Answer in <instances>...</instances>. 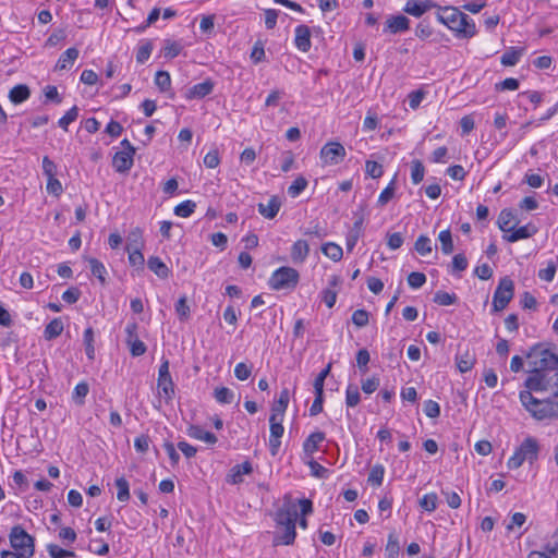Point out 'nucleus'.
<instances>
[{
    "mask_svg": "<svg viewBox=\"0 0 558 558\" xmlns=\"http://www.w3.org/2000/svg\"><path fill=\"white\" fill-rule=\"evenodd\" d=\"M437 20L452 31L459 38H471L476 34V26L473 20L457 8H439Z\"/></svg>",
    "mask_w": 558,
    "mask_h": 558,
    "instance_id": "1",
    "label": "nucleus"
},
{
    "mask_svg": "<svg viewBox=\"0 0 558 558\" xmlns=\"http://www.w3.org/2000/svg\"><path fill=\"white\" fill-rule=\"evenodd\" d=\"M529 359V376L526 378L545 377L558 369V356L542 344H536L526 354Z\"/></svg>",
    "mask_w": 558,
    "mask_h": 558,
    "instance_id": "2",
    "label": "nucleus"
},
{
    "mask_svg": "<svg viewBox=\"0 0 558 558\" xmlns=\"http://www.w3.org/2000/svg\"><path fill=\"white\" fill-rule=\"evenodd\" d=\"M533 390H522L519 399L524 409L537 421L558 417V402L551 399L539 400L532 395Z\"/></svg>",
    "mask_w": 558,
    "mask_h": 558,
    "instance_id": "3",
    "label": "nucleus"
},
{
    "mask_svg": "<svg viewBox=\"0 0 558 558\" xmlns=\"http://www.w3.org/2000/svg\"><path fill=\"white\" fill-rule=\"evenodd\" d=\"M299 507L302 515H307L313 511V504L310 499H300L298 502L290 497H284L282 507L277 511L276 521L280 524L295 525Z\"/></svg>",
    "mask_w": 558,
    "mask_h": 558,
    "instance_id": "4",
    "label": "nucleus"
},
{
    "mask_svg": "<svg viewBox=\"0 0 558 558\" xmlns=\"http://www.w3.org/2000/svg\"><path fill=\"white\" fill-rule=\"evenodd\" d=\"M541 450L539 442L536 438L529 436L524 438L521 445L515 449L509 458L507 466L510 470L519 469L525 461L533 464L538 459Z\"/></svg>",
    "mask_w": 558,
    "mask_h": 558,
    "instance_id": "5",
    "label": "nucleus"
},
{
    "mask_svg": "<svg viewBox=\"0 0 558 558\" xmlns=\"http://www.w3.org/2000/svg\"><path fill=\"white\" fill-rule=\"evenodd\" d=\"M300 274L296 269L283 266L275 270L269 279V286L272 290L293 289L298 286Z\"/></svg>",
    "mask_w": 558,
    "mask_h": 558,
    "instance_id": "6",
    "label": "nucleus"
},
{
    "mask_svg": "<svg viewBox=\"0 0 558 558\" xmlns=\"http://www.w3.org/2000/svg\"><path fill=\"white\" fill-rule=\"evenodd\" d=\"M11 546L22 555L32 557L35 551L34 538L21 526L15 525L9 534Z\"/></svg>",
    "mask_w": 558,
    "mask_h": 558,
    "instance_id": "7",
    "label": "nucleus"
},
{
    "mask_svg": "<svg viewBox=\"0 0 558 558\" xmlns=\"http://www.w3.org/2000/svg\"><path fill=\"white\" fill-rule=\"evenodd\" d=\"M514 293V283L509 277L500 279L493 296V310L500 312L507 307Z\"/></svg>",
    "mask_w": 558,
    "mask_h": 558,
    "instance_id": "8",
    "label": "nucleus"
},
{
    "mask_svg": "<svg viewBox=\"0 0 558 558\" xmlns=\"http://www.w3.org/2000/svg\"><path fill=\"white\" fill-rule=\"evenodd\" d=\"M525 388L529 390L547 391L553 397L558 398V369L554 371L545 377L526 378L524 381Z\"/></svg>",
    "mask_w": 558,
    "mask_h": 558,
    "instance_id": "9",
    "label": "nucleus"
},
{
    "mask_svg": "<svg viewBox=\"0 0 558 558\" xmlns=\"http://www.w3.org/2000/svg\"><path fill=\"white\" fill-rule=\"evenodd\" d=\"M121 146L123 149L114 154L112 167L119 173H126L133 167L135 148L126 138L121 142Z\"/></svg>",
    "mask_w": 558,
    "mask_h": 558,
    "instance_id": "10",
    "label": "nucleus"
},
{
    "mask_svg": "<svg viewBox=\"0 0 558 558\" xmlns=\"http://www.w3.org/2000/svg\"><path fill=\"white\" fill-rule=\"evenodd\" d=\"M345 148L339 142H328L322 147L319 151V158L323 166L339 165L345 158Z\"/></svg>",
    "mask_w": 558,
    "mask_h": 558,
    "instance_id": "11",
    "label": "nucleus"
},
{
    "mask_svg": "<svg viewBox=\"0 0 558 558\" xmlns=\"http://www.w3.org/2000/svg\"><path fill=\"white\" fill-rule=\"evenodd\" d=\"M410 28V20L402 14L390 15L385 24L383 32L386 34H399L404 33Z\"/></svg>",
    "mask_w": 558,
    "mask_h": 558,
    "instance_id": "12",
    "label": "nucleus"
},
{
    "mask_svg": "<svg viewBox=\"0 0 558 558\" xmlns=\"http://www.w3.org/2000/svg\"><path fill=\"white\" fill-rule=\"evenodd\" d=\"M433 8H440L432 0L414 1L405 3L403 11L412 16L420 17Z\"/></svg>",
    "mask_w": 558,
    "mask_h": 558,
    "instance_id": "13",
    "label": "nucleus"
},
{
    "mask_svg": "<svg viewBox=\"0 0 558 558\" xmlns=\"http://www.w3.org/2000/svg\"><path fill=\"white\" fill-rule=\"evenodd\" d=\"M294 34L295 47L302 52H307L312 47L310 27L304 24L298 25Z\"/></svg>",
    "mask_w": 558,
    "mask_h": 558,
    "instance_id": "14",
    "label": "nucleus"
},
{
    "mask_svg": "<svg viewBox=\"0 0 558 558\" xmlns=\"http://www.w3.org/2000/svg\"><path fill=\"white\" fill-rule=\"evenodd\" d=\"M253 472V466L250 461H244L241 464H235L231 468L227 482L233 485L240 484L243 482V475H248Z\"/></svg>",
    "mask_w": 558,
    "mask_h": 558,
    "instance_id": "15",
    "label": "nucleus"
},
{
    "mask_svg": "<svg viewBox=\"0 0 558 558\" xmlns=\"http://www.w3.org/2000/svg\"><path fill=\"white\" fill-rule=\"evenodd\" d=\"M157 388L158 395L161 399H163L165 403H171L175 395L174 383L172 378H158Z\"/></svg>",
    "mask_w": 558,
    "mask_h": 558,
    "instance_id": "16",
    "label": "nucleus"
},
{
    "mask_svg": "<svg viewBox=\"0 0 558 558\" xmlns=\"http://www.w3.org/2000/svg\"><path fill=\"white\" fill-rule=\"evenodd\" d=\"M284 428L280 423L270 424V436H269V451L272 457L277 456L280 445L281 437L283 435Z\"/></svg>",
    "mask_w": 558,
    "mask_h": 558,
    "instance_id": "17",
    "label": "nucleus"
},
{
    "mask_svg": "<svg viewBox=\"0 0 558 558\" xmlns=\"http://www.w3.org/2000/svg\"><path fill=\"white\" fill-rule=\"evenodd\" d=\"M310 254V245L305 240H298L291 247V259L294 264H303Z\"/></svg>",
    "mask_w": 558,
    "mask_h": 558,
    "instance_id": "18",
    "label": "nucleus"
},
{
    "mask_svg": "<svg viewBox=\"0 0 558 558\" xmlns=\"http://www.w3.org/2000/svg\"><path fill=\"white\" fill-rule=\"evenodd\" d=\"M326 439V435L323 432L312 433L303 442L304 453L312 457L318 449L319 445Z\"/></svg>",
    "mask_w": 558,
    "mask_h": 558,
    "instance_id": "19",
    "label": "nucleus"
},
{
    "mask_svg": "<svg viewBox=\"0 0 558 558\" xmlns=\"http://www.w3.org/2000/svg\"><path fill=\"white\" fill-rule=\"evenodd\" d=\"M80 51L76 48L66 49L58 59L54 70L63 71L69 70L74 64L75 60L78 58Z\"/></svg>",
    "mask_w": 558,
    "mask_h": 558,
    "instance_id": "20",
    "label": "nucleus"
},
{
    "mask_svg": "<svg viewBox=\"0 0 558 558\" xmlns=\"http://www.w3.org/2000/svg\"><path fill=\"white\" fill-rule=\"evenodd\" d=\"M537 232V229L533 225H525L518 229L510 231L509 234L504 235V239L510 243L517 242L519 240L529 239L533 234Z\"/></svg>",
    "mask_w": 558,
    "mask_h": 558,
    "instance_id": "21",
    "label": "nucleus"
},
{
    "mask_svg": "<svg viewBox=\"0 0 558 558\" xmlns=\"http://www.w3.org/2000/svg\"><path fill=\"white\" fill-rule=\"evenodd\" d=\"M214 89V83L210 81V80H206L202 83H198V84H195L194 86H192L189 92H187V95L186 97L189 99H199V98H203L207 95H209Z\"/></svg>",
    "mask_w": 558,
    "mask_h": 558,
    "instance_id": "22",
    "label": "nucleus"
},
{
    "mask_svg": "<svg viewBox=\"0 0 558 558\" xmlns=\"http://www.w3.org/2000/svg\"><path fill=\"white\" fill-rule=\"evenodd\" d=\"M187 435L194 439L202 440L209 445H214L218 440L215 434L205 430L198 425H191L187 429Z\"/></svg>",
    "mask_w": 558,
    "mask_h": 558,
    "instance_id": "23",
    "label": "nucleus"
},
{
    "mask_svg": "<svg viewBox=\"0 0 558 558\" xmlns=\"http://www.w3.org/2000/svg\"><path fill=\"white\" fill-rule=\"evenodd\" d=\"M147 266L159 278L166 279L169 277L170 270L159 257L150 256Z\"/></svg>",
    "mask_w": 558,
    "mask_h": 558,
    "instance_id": "24",
    "label": "nucleus"
},
{
    "mask_svg": "<svg viewBox=\"0 0 558 558\" xmlns=\"http://www.w3.org/2000/svg\"><path fill=\"white\" fill-rule=\"evenodd\" d=\"M280 209V202L272 197L267 204H258V213L267 219H272L277 216Z\"/></svg>",
    "mask_w": 558,
    "mask_h": 558,
    "instance_id": "25",
    "label": "nucleus"
},
{
    "mask_svg": "<svg viewBox=\"0 0 558 558\" xmlns=\"http://www.w3.org/2000/svg\"><path fill=\"white\" fill-rule=\"evenodd\" d=\"M29 96L31 90L28 86L23 84L14 86L9 93V99L15 105L27 100Z\"/></svg>",
    "mask_w": 558,
    "mask_h": 558,
    "instance_id": "26",
    "label": "nucleus"
},
{
    "mask_svg": "<svg viewBox=\"0 0 558 558\" xmlns=\"http://www.w3.org/2000/svg\"><path fill=\"white\" fill-rule=\"evenodd\" d=\"M144 245L143 242V231L141 228L136 227L132 229L126 238V251L134 248H142Z\"/></svg>",
    "mask_w": 558,
    "mask_h": 558,
    "instance_id": "27",
    "label": "nucleus"
},
{
    "mask_svg": "<svg viewBox=\"0 0 558 558\" xmlns=\"http://www.w3.org/2000/svg\"><path fill=\"white\" fill-rule=\"evenodd\" d=\"M63 323L61 318H53L44 330V337L46 340H52L59 337L63 331Z\"/></svg>",
    "mask_w": 558,
    "mask_h": 558,
    "instance_id": "28",
    "label": "nucleus"
},
{
    "mask_svg": "<svg viewBox=\"0 0 558 558\" xmlns=\"http://www.w3.org/2000/svg\"><path fill=\"white\" fill-rule=\"evenodd\" d=\"M396 182H397V174L392 178V180L389 182V184L381 191V193L378 196L377 204L379 206L387 205L395 196L396 193Z\"/></svg>",
    "mask_w": 558,
    "mask_h": 558,
    "instance_id": "29",
    "label": "nucleus"
},
{
    "mask_svg": "<svg viewBox=\"0 0 558 558\" xmlns=\"http://www.w3.org/2000/svg\"><path fill=\"white\" fill-rule=\"evenodd\" d=\"M514 220V215L510 209H502L498 216V227L504 232H510L513 230V226H511Z\"/></svg>",
    "mask_w": 558,
    "mask_h": 558,
    "instance_id": "30",
    "label": "nucleus"
},
{
    "mask_svg": "<svg viewBox=\"0 0 558 558\" xmlns=\"http://www.w3.org/2000/svg\"><path fill=\"white\" fill-rule=\"evenodd\" d=\"M322 252L333 262H339L343 256L342 247L333 242L325 243Z\"/></svg>",
    "mask_w": 558,
    "mask_h": 558,
    "instance_id": "31",
    "label": "nucleus"
},
{
    "mask_svg": "<svg viewBox=\"0 0 558 558\" xmlns=\"http://www.w3.org/2000/svg\"><path fill=\"white\" fill-rule=\"evenodd\" d=\"M522 50L511 47L501 56V64L505 66H513L519 62Z\"/></svg>",
    "mask_w": 558,
    "mask_h": 558,
    "instance_id": "32",
    "label": "nucleus"
},
{
    "mask_svg": "<svg viewBox=\"0 0 558 558\" xmlns=\"http://www.w3.org/2000/svg\"><path fill=\"white\" fill-rule=\"evenodd\" d=\"M414 248L420 255L426 256L433 251L432 240L428 236L422 234L416 239Z\"/></svg>",
    "mask_w": 558,
    "mask_h": 558,
    "instance_id": "33",
    "label": "nucleus"
},
{
    "mask_svg": "<svg viewBox=\"0 0 558 558\" xmlns=\"http://www.w3.org/2000/svg\"><path fill=\"white\" fill-rule=\"evenodd\" d=\"M438 240L440 242L441 252L445 255H449L453 252V241L450 230H442L438 235Z\"/></svg>",
    "mask_w": 558,
    "mask_h": 558,
    "instance_id": "34",
    "label": "nucleus"
},
{
    "mask_svg": "<svg viewBox=\"0 0 558 558\" xmlns=\"http://www.w3.org/2000/svg\"><path fill=\"white\" fill-rule=\"evenodd\" d=\"M88 263H89L90 271H92L93 276H95L100 281L101 284H105L106 283L105 275L107 274L105 265L96 258H89Z\"/></svg>",
    "mask_w": 558,
    "mask_h": 558,
    "instance_id": "35",
    "label": "nucleus"
},
{
    "mask_svg": "<svg viewBox=\"0 0 558 558\" xmlns=\"http://www.w3.org/2000/svg\"><path fill=\"white\" fill-rule=\"evenodd\" d=\"M425 175V168L421 160L415 159L411 162V180L413 184H418L423 181Z\"/></svg>",
    "mask_w": 558,
    "mask_h": 558,
    "instance_id": "36",
    "label": "nucleus"
},
{
    "mask_svg": "<svg viewBox=\"0 0 558 558\" xmlns=\"http://www.w3.org/2000/svg\"><path fill=\"white\" fill-rule=\"evenodd\" d=\"M116 487L118 489L117 498L119 501L126 502L130 499L129 482L124 477L116 480Z\"/></svg>",
    "mask_w": 558,
    "mask_h": 558,
    "instance_id": "37",
    "label": "nucleus"
},
{
    "mask_svg": "<svg viewBox=\"0 0 558 558\" xmlns=\"http://www.w3.org/2000/svg\"><path fill=\"white\" fill-rule=\"evenodd\" d=\"M195 208H196V203L187 199V201L180 203L179 205H177L174 207V214L178 217L187 218L194 213Z\"/></svg>",
    "mask_w": 558,
    "mask_h": 558,
    "instance_id": "38",
    "label": "nucleus"
},
{
    "mask_svg": "<svg viewBox=\"0 0 558 558\" xmlns=\"http://www.w3.org/2000/svg\"><path fill=\"white\" fill-rule=\"evenodd\" d=\"M385 551H386L387 558H397L399 556L400 544H399L398 537L393 533H390L388 535V542H387Z\"/></svg>",
    "mask_w": 558,
    "mask_h": 558,
    "instance_id": "39",
    "label": "nucleus"
},
{
    "mask_svg": "<svg viewBox=\"0 0 558 558\" xmlns=\"http://www.w3.org/2000/svg\"><path fill=\"white\" fill-rule=\"evenodd\" d=\"M84 344H85V353L89 360H94L95 357V347H94V330L92 327H88L84 331Z\"/></svg>",
    "mask_w": 558,
    "mask_h": 558,
    "instance_id": "40",
    "label": "nucleus"
},
{
    "mask_svg": "<svg viewBox=\"0 0 558 558\" xmlns=\"http://www.w3.org/2000/svg\"><path fill=\"white\" fill-rule=\"evenodd\" d=\"M88 391L89 387L87 383H78L73 390V401L78 405H83L85 403L84 399L88 395Z\"/></svg>",
    "mask_w": 558,
    "mask_h": 558,
    "instance_id": "41",
    "label": "nucleus"
},
{
    "mask_svg": "<svg viewBox=\"0 0 558 558\" xmlns=\"http://www.w3.org/2000/svg\"><path fill=\"white\" fill-rule=\"evenodd\" d=\"M545 551L533 550L527 558H558V544L547 545Z\"/></svg>",
    "mask_w": 558,
    "mask_h": 558,
    "instance_id": "42",
    "label": "nucleus"
},
{
    "mask_svg": "<svg viewBox=\"0 0 558 558\" xmlns=\"http://www.w3.org/2000/svg\"><path fill=\"white\" fill-rule=\"evenodd\" d=\"M308 182L304 177H298L288 187V194L291 197H298L307 186Z\"/></svg>",
    "mask_w": 558,
    "mask_h": 558,
    "instance_id": "43",
    "label": "nucleus"
},
{
    "mask_svg": "<svg viewBox=\"0 0 558 558\" xmlns=\"http://www.w3.org/2000/svg\"><path fill=\"white\" fill-rule=\"evenodd\" d=\"M175 313L178 314L180 320L184 322L190 318V306L187 304V298L182 295L175 303Z\"/></svg>",
    "mask_w": 558,
    "mask_h": 558,
    "instance_id": "44",
    "label": "nucleus"
},
{
    "mask_svg": "<svg viewBox=\"0 0 558 558\" xmlns=\"http://www.w3.org/2000/svg\"><path fill=\"white\" fill-rule=\"evenodd\" d=\"M437 504H438V497L435 493L425 494L420 499V506L428 512L435 511L437 509Z\"/></svg>",
    "mask_w": 558,
    "mask_h": 558,
    "instance_id": "45",
    "label": "nucleus"
},
{
    "mask_svg": "<svg viewBox=\"0 0 558 558\" xmlns=\"http://www.w3.org/2000/svg\"><path fill=\"white\" fill-rule=\"evenodd\" d=\"M155 84L160 92H167L171 86V77L167 71H158L155 74Z\"/></svg>",
    "mask_w": 558,
    "mask_h": 558,
    "instance_id": "46",
    "label": "nucleus"
},
{
    "mask_svg": "<svg viewBox=\"0 0 558 558\" xmlns=\"http://www.w3.org/2000/svg\"><path fill=\"white\" fill-rule=\"evenodd\" d=\"M331 369V363H329L314 380L315 395L324 396V383Z\"/></svg>",
    "mask_w": 558,
    "mask_h": 558,
    "instance_id": "47",
    "label": "nucleus"
},
{
    "mask_svg": "<svg viewBox=\"0 0 558 558\" xmlns=\"http://www.w3.org/2000/svg\"><path fill=\"white\" fill-rule=\"evenodd\" d=\"M214 396L217 402L230 404L233 401L234 393L227 387H220L215 389Z\"/></svg>",
    "mask_w": 558,
    "mask_h": 558,
    "instance_id": "48",
    "label": "nucleus"
},
{
    "mask_svg": "<svg viewBox=\"0 0 558 558\" xmlns=\"http://www.w3.org/2000/svg\"><path fill=\"white\" fill-rule=\"evenodd\" d=\"M78 117V108L76 106H73L70 110L65 112V114L59 119L58 125L63 129L64 131H68V126L74 122Z\"/></svg>",
    "mask_w": 558,
    "mask_h": 558,
    "instance_id": "49",
    "label": "nucleus"
},
{
    "mask_svg": "<svg viewBox=\"0 0 558 558\" xmlns=\"http://www.w3.org/2000/svg\"><path fill=\"white\" fill-rule=\"evenodd\" d=\"M434 302L441 306H448L457 302V295L454 293L438 291L435 293Z\"/></svg>",
    "mask_w": 558,
    "mask_h": 558,
    "instance_id": "50",
    "label": "nucleus"
},
{
    "mask_svg": "<svg viewBox=\"0 0 558 558\" xmlns=\"http://www.w3.org/2000/svg\"><path fill=\"white\" fill-rule=\"evenodd\" d=\"M47 551L51 558H72L75 556L73 551L65 550L56 544H49Z\"/></svg>",
    "mask_w": 558,
    "mask_h": 558,
    "instance_id": "51",
    "label": "nucleus"
},
{
    "mask_svg": "<svg viewBox=\"0 0 558 558\" xmlns=\"http://www.w3.org/2000/svg\"><path fill=\"white\" fill-rule=\"evenodd\" d=\"M360 402L359 388L355 385H349L345 391V403L348 407L354 408Z\"/></svg>",
    "mask_w": 558,
    "mask_h": 558,
    "instance_id": "52",
    "label": "nucleus"
},
{
    "mask_svg": "<svg viewBox=\"0 0 558 558\" xmlns=\"http://www.w3.org/2000/svg\"><path fill=\"white\" fill-rule=\"evenodd\" d=\"M151 51H153V44L150 41H145L138 48H137V51H136V61L138 63H145L150 54H151Z\"/></svg>",
    "mask_w": 558,
    "mask_h": 558,
    "instance_id": "53",
    "label": "nucleus"
},
{
    "mask_svg": "<svg viewBox=\"0 0 558 558\" xmlns=\"http://www.w3.org/2000/svg\"><path fill=\"white\" fill-rule=\"evenodd\" d=\"M365 172L373 179H378L384 174V168L380 163L373 160H366Z\"/></svg>",
    "mask_w": 558,
    "mask_h": 558,
    "instance_id": "54",
    "label": "nucleus"
},
{
    "mask_svg": "<svg viewBox=\"0 0 558 558\" xmlns=\"http://www.w3.org/2000/svg\"><path fill=\"white\" fill-rule=\"evenodd\" d=\"M384 473L385 469L380 464H376L372 468L369 474H368V482L372 484H375L377 486L381 485L384 481Z\"/></svg>",
    "mask_w": 558,
    "mask_h": 558,
    "instance_id": "55",
    "label": "nucleus"
},
{
    "mask_svg": "<svg viewBox=\"0 0 558 558\" xmlns=\"http://www.w3.org/2000/svg\"><path fill=\"white\" fill-rule=\"evenodd\" d=\"M369 315L365 310H356L352 314V323L359 327H365L368 324Z\"/></svg>",
    "mask_w": 558,
    "mask_h": 558,
    "instance_id": "56",
    "label": "nucleus"
},
{
    "mask_svg": "<svg viewBox=\"0 0 558 558\" xmlns=\"http://www.w3.org/2000/svg\"><path fill=\"white\" fill-rule=\"evenodd\" d=\"M473 365L474 359L469 353L457 357V366L461 373L471 371Z\"/></svg>",
    "mask_w": 558,
    "mask_h": 558,
    "instance_id": "57",
    "label": "nucleus"
},
{
    "mask_svg": "<svg viewBox=\"0 0 558 558\" xmlns=\"http://www.w3.org/2000/svg\"><path fill=\"white\" fill-rule=\"evenodd\" d=\"M141 250L142 248H134V250L128 251V253H129V263L132 266L142 269L144 267L145 259H144V255L142 254Z\"/></svg>",
    "mask_w": 558,
    "mask_h": 558,
    "instance_id": "58",
    "label": "nucleus"
},
{
    "mask_svg": "<svg viewBox=\"0 0 558 558\" xmlns=\"http://www.w3.org/2000/svg\"><path fill=\"white\" fill-rule=\"evenodd\" d=\"M433 35V28L426 21L420 22L415 27V36L422 40L428 39Z\"/></svg>",
    "mask_w": 558,
    "mask_h": 558,
    "instance_id": "59",
    "label": "nucleus"
},
{
    "mask_svg": "<svg viewBox=\"0 0 558 558\" xmlns=\"http://www.w3.org/2000/svg\"><path fill=\"white\" fill-rule=\"evenodd\" d=\"M220 163V156L218 149L209 150L204 157V165L207 168L215 169Z\"/></svg>",
    "mask_w": 558,
    "mask_h": 558,
    "instance_id": "60",
    "label": "nucleus"
},
{
    "mask_svg": "<svg viewBox=\"0 0 558 558\" xmlns=\"http://www.w3.org/2000/svg\"><path fill=\"white\" fill-rule=\"evenodd\" d=\"M423 411L426 416L436 418L440 415V407L434 400H427L424 402Z\"/></svg>",
    "mask_w": 558,
    "mask_h": 558,
    "instance_id": "61",
    "label": "nucleus"
},
{
    "mask_svg": "<svg viewBox=\"0 0 558 558\" xmlns=\"http://www.w3.org/2000/svg\"><path fill=\"white\" fill-rule=\"evenodd\" d=\"M182 46L177 41L166 40L163 51L167 58L173 59L180 54Z\"/></svg>",
    "mask_w": 558,
    "mask_h": 558,
    "instance_id": "62",
    "label": "nucleus"
},
{
    "mask_svg": "<svg viewBox=\"0 0 558 558\" xmlns=\"http://www.w3.org/2000/svg\"><path fill=\"white\" fill-rule=\"evenodd\" d=\"M252 374V365L244 362L238 363L234 368V375L239 380H246Z\"/></svg>",
    "mask_w": 558,
    "mask_h": 558,
    "instance_id": "63",
    "label": "nucleus"
},
{
    "mask_svg": "<svg viewBox=\"0 0 558 558\" xmlns=\"http://www.w3.org/2000/svg\"><path fill=\"white\" fill-rule=\"evenodd\" d=\"M426 282V276L423 272L413 271L408 276V283L413 289L421 288Z\"/></svg>",
    "mask_w": 558,
    "mask_h": 558,
    "instance_id": "64",
    "label": "nucleus"
}]
</instances>
